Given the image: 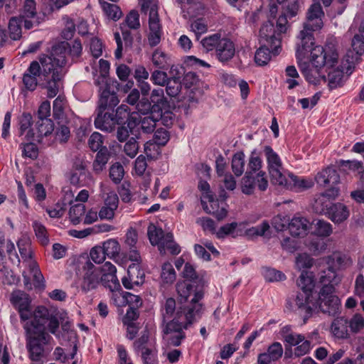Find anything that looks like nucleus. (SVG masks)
<instances>
[{"label": "nucleus", "instance_id": "1", "mask_svg": "<svg viewBox=\"0 0 364 364\" xmlns=\"http://www.w3.org/2000/svg\"><path fill=\"white\" fill-rule=\"evenodd\" d=\"M82 52L80 40L75 39L72 44L63 41L52 47L50 55H43L39 58L44 76V87L47 89L48 97H54L59 91L61 81L66 73V55L73 61L78 59Z\"/></svg>", "mask_w": 364, "mask_h": 364}, {"label": "nucleus", "instance_id": "2", "mask_svg": "<svg viewBox=\"0 0 364 364\" xmlns=\"http://www.w3.org/2000/svg\"><path fill=\"white\" fill-rule=\"evenodd\" d=\"M316 30L307 29L304 26L298 36L299 42L296 43V56L297 60L305 59L310 53V59L312 64L316 68L326 66L333 68L338 62V54L333 45L314 46L313 31Z\"/></svg>", "mask_w": 364, "mask_h": 364}, {"label": "nucleus", "instance_id": "3", "mask_svg": "<svg viewBox=\"0 0 364 364\" xmlns=\"http://www.w3.org/2000/svg\"><path fill=\"white\" fill-rule=\"evenodd\" d=\"M203 293L197 291L191 299V304L187 308H180L177 311V318H173L167 322L163 331L167 336L169 345L178 346L186 338L183 328H188L196 318L200 317L203 312V305L199 301L203 299Z\"/></svg>", "mask_w": 364, "mask_h": 364}, {"label": "nucleus", "instance_id": "4", "mask_svg": "<svg viewBox=\"0 0 364 364\" xmlns=\"http://www.w3.org/2000/svg\"><path fill=\"white\" fill-rule=\"evenodd\" d=\"M48 310L44 306H38L33 311V320L27 322L23 328L26 331V348L29 358L36 362L43 357V344L47 343L49 336L46 333V322Z\"/></svg>", "mask_w": 364, "mask_h": 364}, {"label": "nucleus", "instance_id": "5", "mask_svg": "<svg viewBox=\"0 0 364 364\" xmlns=\"http://www.w3.org/2000/svg\"><path fill=\"white\" fill-rule=\"evenodd\" d=\"M141 11L149 14V33L147 39L151 47L159 45L163 35L162 25L159 15V7L154 0H139Z\"/></svg>", "mask_w": 364, "mask_h": 364}, {"label": "nucleus", "instance_id": "6", "mask_svg": "<svg viewBox=\"0 0 364 364\" xmlns=\"http://www.w3.org/2000/svg\"><path fill=\"white\" fill-rule=\"evenodd\" d=\"M334 293L335 287L332 286L321 287L318 298L314 303L315 310L318 309L323 314L330 316H337L340 312L341 301Z\"/></svg>", "mask_w": 364, "mask_h": 364}, {"label": "nucleus", "instance_id": "7", "mask_svg": "<svg viewBox=\"0 0 364 364\" xmlns=\"http://www.w3.org/2000/svg\"><path fill=\"white\" fill-rule=\"evenodd\" d=\"M264 152L267 158L272 183L275 185L287 186V180L282 172L283 166L278 154L269 146H264Z\"/></svg>", "mask_w": 364, "mask_h": 364}, {"label": "nucleus", "instance_id": "8", "mask_svg": "<svg viewBox=\"0 0 364 364\" xmlns=\"http://www.w3.org/2000/svg\"><path fill=\"white\" fill-rule=\"evenodd\" d=\"M119 83L116 80L105 82L101 84L100 87L99 109L105 110L106 109H112L119 102L117 92Z\"/></svg>", "mask_w": 364, "mask_h": 364}, {"label": "nucleus", "instance_id": "9", "mask_svg": "<svg viewBox=\"0 0 364 364\" xmlns=\"http://www.w3.org/2000/svg\"><path fill=\"white\" fill-rule=\"evenodd\" d=\"M259 43L270 46L272 53L277 55L281 48V35L274 28V23L270 21L264 23L259 33Z\"/></svg>", "mask_w": 364, "mask_h": 364}, {"label": "nucleus", "instance_id": "10", "mask_svg": "<svg viewBox=\"0 0 364 364\" xmlns=\"http://www.w3.org/2000/svg\"><path fill=\"white\" fill-rule=\"evenodd\" d=\"M83 275L80 284L81 291L87 294L94 289H96L100 284L101 278H100L99 269L90 260L82 266Z\"/></svg>", "mask_w": 364, "mask_h": 364}, {"label": "nucleus", "instance_id": "11", "mask_svg": "<svg viewBox=\"0 0 364 364\" xmlns=\"http://www.w3.org/2000/svg\"><path fill=\"white\" fill-rule=\"evenodd\" d=\"M338 189L336 187H331L325 192L321 193L315 199L313 208L315 212L320 214L327 215L333 204L332 200H334L338 195Z\"/></svg>", "mask_w": 364, "mask_h": 364}, {"label": "nucleus", "instance_id": "12", "mask_svg": "<svg viewBox=\"0 0 364 364\" xmlns=\"http://www.w3.org/2000/svg\"><path fill=\"white\" fill-rule=\"evenodd\" d=\"M19 18L21 23H23V26L26 29H31L39 24L35 0L24 1Z\"/></svg>", "mask_w": 364, "mask_h": 364}, {"label": "nucleus", "instance_id": "13", "mask_svg": "<svg viewBox=\"0 0 364 364\" xmlns=\"http://www.w3.org/2000/svg\"><path fill=\"white\" fill-rule=\"evenodd\" d=\"M324 13L319 1L314 0V4L309 7L306 15V21L304 26L307 29L319 30L323 26L322 17Z\"/></svg>", "mask_w": 364, "mask_h": 364}, {"label": "nucleus", "instance_id": "14", "mask_svg": "<svg viewBox=\"0 0 364 364\" xmlns=\"http://www.w3.org/2000/svg\"><path fill=\"white\" fill-rule=\"evenodd\" d=\"M294 301L297 309L301 313L304 314V321L306 323L315 311L314 303L316 300L313 299L312 293L301 290L297 293Z\"/></svg>", "mask_w": 364, "mask_h": 364}, {"label": "nucleus", "instance_id": "15", "mask_svg": "<svg viewBox=\"0 0 364 364\" xmlns=\"http://www.w3.org/2000/svg\"><path fill=\"white\" fill-rule=\"evenodd\" d=\"M235 53L234 43L226 38H222L215 50V55L219 61L224 63L231 60Z\"/></svg>", "mask_w": 364, "mask_h": 364}, {"label": "nucleus", "instance_id": "16", "mask_svg": "<svg viewBox=\"0 0 364 364\" xmlns=\"http://www.w3.org/2000/svg\"><path fill=\"white\" fill-rule=\"evenodd\" d=\"M105 111L99 109L97 116L95 119V125L97 129L107 132H112L114 130L117 122L113 114Z\"/></svg>", "mask_w": 364, "mask_h": 364}, {"label": "nucleus", "instance_id": "17", "mask_svg": "<svg viewBox=\"0 0 364 364\" xmlns=\"http://www.w3.org/2000/svg\"><path fill=\"white\" fill-rule=\"evenodd\" d=\"M146 109L149 110L151 107L154 112L162 111L168 106V101L164 95V90L163 88H154L150 95V102L146 105Z\"/></svg>", "mask_w": 364, "mask_h": 364}, {"label": "nucleus", "instance_id": "18", "mask_svg": "<svg viewBox=\"0 0 364 364\" xmlns=\"http://www.w3.org/2000/svg\"><path fill=\"white\" fill-rule=\"evenodd\" d=\"M325 261L328 266L335 271L347 268L353 263L349 256L341 252H333L331 255L325 257Z\"/></svg>", "mask_w": 364, "mask_h": 364}, {"label": "nucleus", "instance_id": "19", "mask_svg": "<svg viewBox=\"0 0 364 364\" xmlns=\"http://www.w3.org/2000/svg\"><path fill=\"white\" fill-rule=\"evenodd\" d=\"M317 183L321 186L327 187L328 186L334 187L340 181V176L337 171L333 168L328 167L322 171L318 173L315 177Z\"/></svg>", "mask_w": 364, "mask_h": 364}, {"label": "nucleus", "instance_id": "20", "mask_svg": "<svg viewBox=\"0 0 364 364\" xmlns=\"http://www.w3.org/2000/svg\"><path fill=\"white\" fill-rule=\"evenodd\" d=\"M173 67L171 68L169 79L165 84L166 92L171 97L178 96L182 90L181 77L182 74L176 70L174 74Z\"/></svg>", "mask_w": 364, "mask_h": 364}, {"label": "nucleus", "instance_id": "21", "mask_svg": "<svg viewBox=\"0 0 364 364\" xmlns=\"http://www.w3.org/2000/svg\"><path fill=\"white\" fill-rule=\"evenodd\" d=\"M98 269L99 272H101L102 273L101 277L102 282L108 280L112 282V284L108 286L111 291H113L120 287L119 282L116 276L117 269L114 264L109 262H106L100 267V269L99 268Z\"/></svg>", "mask_w": 364, "mask_h": 364}, {"label": "nucleus", "instance_id": "22", "mask_svg": "<svg viewBox=\"0 0 364 364\" xmlns=\"http://www.w3.org/2000/svg\"><path fill=\"white\" fill-rule=\"evenodd\" d=\"M309 227V222L304 217L296 215L289 223L288 228L292 236L301 237L306 234Z\"/></svg>", "mask_w": 364, "mask_h": 364}, {"label": "nucleus", "instance_id": "23", "mask_svg": "<svg viewBox=\"0 0 364 364\" xmlns=\"http://www.w3.org/2000/svg\"><path fill=\"white\" fill-rule=\"evenodd\" d=\"M328 218L336 224H340L349 217V210L346 205L337 203L333 204L329 212H327Z\"/></svg>", "mask_w": 364, "mask_h": 364}, {"label": "nucleus", "instance_id": "24", "mask_svg": "<svg viewBox=\"0 0 364 364\" xmlns=\"http://www.w3.org/2000/svg\"><path fill=\"white\" fill-rule=\"evenodd\" d=\"M348 321L344 317H337L331 325V331L333 336L339 339L347 338L348 336Z\"/></svg>", "mask_w": 364, "mask_h": 364}, {"label": "nucleus", "instance_id": "25", "mask_svg": "<svg viewBox=\"0 0 364 364\" xmlns=\"http://www.w3.org/2000/svg\"><path fill=\"white\" fill-rule=\"evenodd\" d=\"M127 125L119 124L116 131V138L120 142L126 141L131 133L133 132V129L138 124L137 118L136 117H129L126 120Z\"/></svg>", "mask_w": 364, "mask_h": 364}, {"label": "nucleus", "instance_id": "26", "mask_svg": "<svg viewBox=\"0 0 364 364\" xmlns=\"http://www.w3.org/2000/svg\"><path fill=\"white\" fill-rule=\"evenodd\" d=\"M110 157V154L107 147L104 146L96 154L95 159L93 161V171L96 173H101L105 168Z\"/></svg>", "mask_w": 364, "mask_h": 364}, {"label": "nucleus", "instance_id": "27", "mask_svg": "<svg viewBox=\"0 0 364 364\" xmlns=\"http://www.w3.org/2000/svg\"><path fill=\"white\" fill-rule=\"evenodd\" d=\"M154 65L160 70H167L171 64L170 58L159 49L154 51L151 57Z\"/></svg>", "mask_w": 364, "mask_h": 364}, {"label": "nucleus", "instance_id": "28", "mask_svg": "<svg viewBox=\"0 0 364 364\" xmlns=\"http://www.w3.org/2000/svg\"><path fill=\"white\" fill-rule=\"evenodd\" d=\"M161 315L163 323L166 324L173 318H177V312L176 313V301L174 299L168 298L166 300L161 309Z\"/></svg>", "mask_w": 364, "mask_h": 364}, {"label": "nucleus", "instance_id": "29", "mask_svg": "<svg viewBox=\"0 0 364 364\" xmlns=\"http://www.w3.org/2000/svg\"><path fill=\"white\" fill-rule=\"evenodd\" d=\"M32 124V116L29 113H23L19 118L20 134H26V139L30 141L33 136V132L31 129Z\"/></svg>", "mask_w": 364, "mask_h": 364}, {"label": "nucleus", "instance_id": "30", "mask_svg": "<svg viewBox=\"0 0 364 364\" xmlns=\"http://www.w3.org/2000/svg\"><path fill=\"white\" fill-rule=\"evenodd\" d=\"M261 46L258 48L255 55V61L259 66L265 65L271 59L272 49L270 46L260 43Z\"/></svg>", "mask_w": 364, "mask_h": 364}, {"label": "nucleus", "instance_id": "31", "mask_svg": "<svg viewBox=\"0 0 364 364\" xmlns=\"http://www.w3.org/2000/svg\"><path fill=\"white\" fill-rule=\"evenodd\" d=\"M301 290L312 293L314 287V276L311 272L303 271L297 280Z\"/></svg>", "mask_w": 364, "mask_h": 364}, {"label": "nucleus", "instance_id": "32", "mask_svg": "<svg viewBox=\"0 0 364 364\" xmlns=\"http://www.w3.org/2000/svg\"><path fill=\"white\" fill-rule=\"evenodd\" d=\"M323 77L328 81V87L331 90L341 87L343 84V73L340 70L329 71L327 77Z\"/></svg>", "mask_w": 364, "mask_h": 364}, {"label": "nucleus", "instance_id": "33", "mask_svg": "<svg viewBox=\"0 0 364 364\" xmlns=\"http://www.w3.org/2000/svg\"><path fill=\"white\" fill-rule=\"evenodd\" d=\"M318 282L323 285L322 287H325L326 286L335 287L334 285L338 282L336 271L333 269H331L330 267L328 266L326 270L321 272Z\"/></svg>", "mask_w": 364, "mask_h": 364}, {"label": "nucleus", "instance_id": "34", "mask_svg": "<svg viewBox=\"0 0 364 364\" xmlns=\"http://www.w3.org/2000/svg\"><path fill=\"white\" fill-rule=\"evenodd\" d=\"M147 235L150 243L154 246H159L166 236V234L161 228H157L153 224H151L148 227Z\"/></svg>", "mask_w": 364, "mask_h": 364}, {"label": "nucleus", "instance_id": "35", "mask_svg": "<svg viewBox=\"0 0 364 364\" xmlns=\"http://www.w3.org/2000/svg\"><path fill=\"white\" fill-rule=\"evenodd\" d=\"M106 256L112 259L118 256L121 247L118 241L115 239H109L102 243L101 246Z\"/></svg>", "mask_w": 364, "mask_h": 364}, {"label": "nucleus", "instance_id": "36", "mask_svg": "<svg viewBox=\"0 0 364 364\" xmlns=\"http://www.w3.org/2000/svg\"><path fill=\"white\" fill-rule=\"evenodd\" d=\"M100 4L103 11L109 18L117 21L122 17V11L117 5L106 1H101Z\"/></svg>", "mask_w": 364, "mask_h": 364}, {"label": "nucleus", "instance_id": "37", "mask_svg": "<svg viewBox=\"0 0 364 364\" xmlns=\"http://www.w3.org/2000/svg\"><path fill=\"white\" fill-rule=\"evenodd\" d=\"M127 274L131 277V282L139 286L144 282V273L140 269L139 264H132L127 269Z\"/></svg>", "mask_w": 364, "mask_h": 364}, {"label": "nucleus", "instance_id": "38", "mask_svg": "<svg viewBox=\"0 0 364 364\" xmlns=\"http://www.w3.org/2000/svg\"><path fill=\"white\" fill-rule=\"evenodd\" d=\"M245 154L242 152H237L233 155L232 159V170L236 176H240L245 171Z\"/></svg>", "mask_w": 364, "mask_h": 364}, {"label": "nucleus", "instance_id": "39", "mask_svg": "<svg viewBox=\"0 0 364 364\" xmlns=\"http://www.w3.org/2000/svg\"><path fill=\"white\" fill-rule=\"evenodd\" d=\"M110 65L109 63L104 59H100L99 60V68L100 75L97 76V78L95 79V84L97 86H100L101 84L105 83V82L112 81L110 79H107V76L109 72Z\"/></svg>", "mask_w": 364, "mask_h": 364}, {"label": "nucleus", "instance_id": "40", "mask_svg": "<svg viewBox=\"0 0 364 364\" xmlns=\"http://www.w3.org/2000/svg\"><path fill=\"white\" fill-rule=\"evenodd\" d=\"M30 272L33 276L34 286L36 288H44V277L36 262L31 261L29 264Z\"/></svg>", "mask_w": 364, "mask_h": 364}, {"label": "nucleus", "instance_id": "41", "mask_svg": "<svg viewBox=\"0 0 364 364\" xmlns=\"http://www.w3.org/2000/svg\"><path fill=\"white\" fill-rule=\"evenodd\" d=\"M256 184L255 176L250 171H246L242 179V191L245 194H252L254 192Z\"/></svg>", "mask_w": 364, "mask_h": 364}, {"label": "nucleus", "instance_id": "42", "mask_svg": "<svg viewBox=\"0 0 364 364\" xmlns=\"http://www.w3.org/2000/svg\"><path fill=\"white\" fill-rule=\"evenodd\" d=\"M36 125L41 136L50 134L54 129L53 122L50 119H38Z\"/></svg>", "mask_w": 364, "mask_h": 364}, {"label": "nucleus", "instance_id": "43", "mask_svg": "<svg viewBox=\"0 0 364 364\" xmlns=\"http://www.w3.org/2000/svg\"><path fill=\"white\" fill-rule=\"evenodd\" d=\"M33 228L38 241L43 246L48 245L49 239L46 227L38 221L33 223Z\"/></svg>", "mask_w": 364, "mask_h": 364}, {"label": "nucleus", "instance_id": "44", "mask_svg": "<svg viewBox=\"0 0 364 364\" xmlns=\"http://www.w3.org/2000/svg\"><path fill=\"white\" fill-rule=\"evenodd\" d=\"M360 57L355 53V50H348L342 60V67L347 72L350 71L355 65L359 61Z\"/></svg>", "mask_w": 364, "mask_h": 364}, {"label": "nucleus", "instance_id": "45", "mask_svg": "<svg viewBox=\"0 0 364 364\" xmlns=\"http://www.w3.org/2000/svg\"><path fill=\"white\" fill-rule=\"evenodd\" d=\"M11 301L18 309L23 306H30L28 295L21 291H14L11 294Z\"/></svg>", "mask_w": 364, "mask_h": 364}, {"label": "nucleus", "instance_id": "46", "mask_svg": "<svg viewBox=\"0 0 364 364\" xmlns=\"http://www.w3.org/2000/svg\"><path fill=\"white\" fill-rule=\"evenodd\" d=\"M176 272L169 262H166L162 265L161 278L164 283L171 284L176 279Z\"/></svg>", "mask_w": 364, "mask_h": 364}, {"label": "nucleus", "instance_id": "47", "mask_svg": "<svg viewBox=\"0 0 364 364\" xmlns=\"http://www.w3.org/2000/svg\"><path fill=\"white\" fill-rule=\"evenodd\" d=\"M222 38L219 34H213L202 39L200 43L206 51L216 50Z\"/></svg>", "mask_w": 364, "mask_h": 364}, {"label": "nucleus", "instance_id": "48", "mask_svg": "<svg viewBox=\"0 0 364 364\" xmlns=\"http://www.w3.org/2000/svg\"><path fill=\"white\" fill-rule=\"evenodd\" d=\"M109 175L110 179L114 183H119L124 175V170L123 166L119 162L114 163L110 166Z\"/></svg>", "mask_w": 364, "mask_h": 364}, {"label": "nucleus", "instance_id": "49", "mask_svg": "<svg viewBox=\"0 0 364 364\" xmlns=\"http://www.w3.org/2000/svg\"><path fill=\"white\" fill-rule=\"evenodd\" d=\"M85 213V205L83 203H77L72 205L70 208L69 215L73 224H77L80 221V218Z\"/></svg>", "mask_w": 364, "mask_h": 364}, {"label": "nucleus", "instance_id": "50", "mask_svg": "<svg viewBox=\"0 0 364 364\" xmlns=\"http://www.w3.org/2000/svg\"><path fill=\"white\" fill-rule=\"evenodd\" d=\"M176 289L181 300L186 301L193 292V286L189 281H183L177 284Z\"/></svg>", "mask_w": 364, "mask_h": 364}, {"label": "nucleus", "instance_id": "51", "mask_svg": "<svg viewBox=\"0 0 364 364\" xmlns=\"http://www.w3.org/2000/svg\"><path fill=\"white\" fill-rule=\"evenodd\" d=\"M339 166H341L343 168H346L350 171H352L355 173H356L358 175H363L364 173V167L363 166L362 162L358 161H345V160H341L339 162Z\"/></svg>", "mask_w": 364, "mask_h": 364}, {"label": "nucleus", "instance_id": "52", "mask_svg": "<svg viewBox=\"0 0 364 364\" xmlns=\"http://www.w3.org/2000/svg\"><path fill=\"white\" fill-rule=\"evenodd\" d=\"M191 30L195 33L196 38L204 34L208 31V24L203 18H197L193 20L190 25Z\"/></svg>", "mask_w": 364, "mask_h": 364}, {"label": "nucleus", "instance_id": "53", "mask_svg": "<svg viewBox=\"0 0 364 364\" xmlns=\"http://www.w3.org/2000/svg\"><path fill=\"white\" fill-rule=\"evenodd\" d=\"M21 20L17 18H12L9 23V36L11 39L16 41L21 37Z\"/></svg>", "mask_w": 364, "mask_h": 364}, {"label": "nucleus", "instance_id": "54", "mask_svg": "<svg viewBox=\"0 0 364 364\" xmlns=\"http://www.w3.org/2000/svg\"><path fill=\"white\" fill-rule=\"evenodd\" d=\"M138 124H141V129L144 133L149 134L154 132L156 126V120L151 116H146L139 119Z\"/></svg>", "mask_w": 364, "mask_h": 364}, {"label": "nucleus", "instance_id": "55", "mask_svg": "<svg viewBox=\"0 0 364 364\" xmlns=\"http://www.w3.org/2000/svg\"><path fill=\"white\" fill-rule=\"evenodd\" d=\"M315 230L319 236L328 237L332 233L333 228L330 223L323 220H318L315 224Z\"/></svg>", "mask_w": 364, "mask_h": 364}, {"label": "nucleus", "instance_id": "56", "mask_svg": "<svg viewBox=\"0 0 364 364\" xmlns=\"http://www.w3.org/2000/svg\"><path fill=\"white\" fill-rule=\"evenodd\" d=\"M269 228L268 222L263 221L260 225L247 229L245 234L250 237L263 236Z\"/></svg>", "mask_w": 364, "mask_h": 364}, {"label": "nucleus", "instance_id": "57", "mask_svg": "<svg viewBox=\"0 0 364 364\" xmlns=\"http://www.w3.org/2000/svg\"><path fill=\"white\" fill-rule=\"evenodd\" d=\"M60 122H58V126L55 131V139L60 143H65L68 141L70 136V128L65 125L60 124Z\"/></svg>", "mask_w": 364, "mask_h": 364}, {"label": "nucleus", "instance_id": "58", "mask_svg": "<svg viewBox=\"0 0 364 364\" xmlns=\"http://www.w3.org/2000/svg\"><path fill=\"white\" fill-rule=\"evenodd\" d=\"M169 139L168 132L164 128H159L155 132L152 141L156 145L165 146Z\"/></svg>", "mask_w": 364, "mask_h": 364}, {"label": "nucleus", "instance_id": "59", "mask_svg": "<svg viewBox=\"0 0 364 364\" xmlns=\"http://www.w3.org/2000/svg\"><path fill=\"white\" fill-rule=\"evenodd\" d=\"M125 24L130 28L136 30L140 28L139 14L138 11L132 10L126 16Z\"/></svg>", "mask_w": 364, "mask_h": 364}, {"label": "nucleus", "instance_id": "60", "mask_svg": "<svg viewBox=\"0 0 364 364\" xmlns=\"http://www.w3.org/2000/svg\"><path fill=\"white\" fill-rule=\"evenodd\" d=\"M150 79L154 85L164 87L169 77L166 72L156 70L151 73Z\"/></svg>", "mask_w": 364, "mask_h": 364}, {"label": "nucleus", "instance_id": "61", "mask_svg": "<svg viewBox=\"0 0 364 364\" xmlns=\"http://www.w3.org/2000/svg\"><path fill=\"white\" fill-rule=\"evenodd\" d=\"M264 277L267 282H279L286 279L284 274L274 269L266 268L263 272Z\"/></svg>", "mask_w": 364, "mask_h": 364}, {"label": "nucleus", "instance_id": "62", "mask_svg": "<svg viewBox=\"0 0 364 364\" xmlns=\"http://www.w3.org/2000/svg\"><path fill=\"white\" fill-rule=\"evenodd\" d=\"M139 143L136 138L131 137L124 146V153L130 158H134L139 151Z\"/></svg>", "mask_w": 364, "mask_h": 364}, {"label": "nucleus", "instance_id": "63", "mask_svg": "<svg viewBox=\"0 0 364 364\" xmlns=\"http://www.w3.org/2000/svg\"><path fill=\"white\" fill-rule=\"evenodd\" d=\"M103 136L99 132H94L91 134L88 139V145L93 151H100L102 149Z\"/></svg>", "mask_w": 364, "mask_h": 364}, {"label": "nucleus", "instance_id": "64", "mask_svg": "<svg viewBox=\"0 0 364 364\" xmlns=\"http://www.w3.org/2000/svg\"><path fill=\"white\" fill-rule=\"evenodd\" d=\"M266 353L273 361L278 360L283 355V348L282 344L279 342L273 343L269 346Z\"/></svg>", "mask_w": 364, "mask_h": 364}]
</instances>
